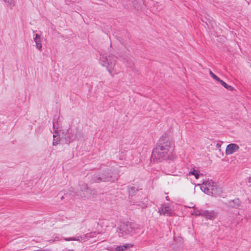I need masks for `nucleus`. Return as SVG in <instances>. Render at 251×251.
<instances>
[{"mask_svg": "<svg viewBox=\"0 0 251 251\" xmlns=\"http://www.w3.org/2000/svg\"><path fill=\"white\" fill-rule=\"evenodd\" d=\"M45 251V250H44V251Z\"/></svg>", "mask_w": 251, "mask_h": 251, "instance_id": "obj_28", "label": "nucleus"}, {"mask_svg": "<svg viewBox=\"0 0 251 251\" xmlns=\"http://www.w3.org/2000/svg\"><path fill=\"white\" fill-rule=\"evenodd\" d=\"M64 134V138L65 139L66 143L68 144L74 141L75 139V135L74 134L73 131L71 129H67Z\"/></svg>", "mask_w": 251, "mask_h": 251, "instance_id": "obj_7", "label": "nucleus"}, {"mask_svg": "<svg viewBox=\"0 0 251 251\" xmlns=\"http://www.w3.org/2000/svg\"><path fill=\"white\" fill-rule=\"evenodd\" d=\"M221 84L224 86L225 88L226 89L229 90H233V88L232 86L229 85L227 84L226 82H225L224 81H223L222 79L219 82Z\"/></svg>", "mask_w": 251, "mask_h": 251, "instance_id": "obj_15", "label": "nucleus"}, {"mask_svg": "<svg viewBox=\"0 0 251 251\" xmlns=\"http://www.w3.org/2000/svg\"><path fill=\"white\" fill-rule=\"evenodd\" d=\"M188 175H189V176L193 175L195 176V177L196 179H198L199 177V174L198 172L195 169H194L193 170H192L191 171H190L188 173Z\"/></svg>", "mask_w": 251, "mask_h": 251, "instance_id": "obj_18", "label": "nucleus"}, {"mask_svg": "<svg viewBox=\"0 0 251 251\" xmlns=\"http://www.w3.org/2000/svg\"><path fill=\"white\" fill-rule=\"evenodd\" d=\"M53 128H54V124L53 125Z\"/></svg>", "mask_w": 251, "mask_h": 251, "instance_id": "obj_27", "label": "nucleus"}, {"mask_svg": "<svg viewBox=\"0 0 251 251\" xmlns=\"http://www.w3.org/2000/svg\"><path fill=\"white\" fill-rule=\"evenodd\" d=\"M160 214L170 216L172 215L173 211L170 206L168 205H162L159 208L158 211Z\"/></svg>", "mask_w": 251, "mask_h": 251, "instance_id": "obj_8", "label": "nucleus"}, {"mask_svg": "<svg viewBox=\"0 0 251 251\" xmlns=\"http://www.w3.org/2000/svg\"><path fill=\"white\" fill-rule=\"evenodd\" d=\"M174 149L173 143L168 137H162L158 146L153 150L152 156L159 160H165L172 154Z\"/></svg>", "mask_w": 251, "mask_h": 251, "instance_id": "obj_1", "label": "nucleus"}, {"mask_svg": "<svg viewBox=\"0 0 251 251\" xmlns=\"http://www.w3.org/2000/svg\"><path fill=\"white\" fill-rule=\"evenodd\" d=\"M129 58V57L128 56H126L125 57H121V56H119V59L120 60H123L124 61H126V60H127V59Z\"/></svg>", "mask_w": 251, "mask_h": 251, "instance_id": "obj_21", "label": "nucleus"}, {"mask_svg": "<svg viewBox=\"0 0 251 251\" xmlns=\"http://www.w3.org/2000/svg\"><path fill=\"white\" fill-rule=\"evenodd\" d=\"M53 140L52 142V145L53 146H56L59 144L60 142V138L58 136L57 133L55 131V133L53 135Z\"/></svg>", "mask_w": 251, "mask_h": 251, "instance_id": "obj_13", "label": "nucleus"}, {"mask_svg": "<svg viewBox=\"0 0 251 251\" xmlns=\"http://www.w3.org/2000/svg\"><path fill=\"white\" fill-rule=\"evenodd\" d=\"M240 147L237 144L231 143L226 146L225 152L226 155H231L238 151Z\"/></svg>", "mask_w": 251, "mask_h": 251, "instance_id": "obj_6", "label": "nucleus"}, {"mask_svg": "<svg viewBox=\"0 0 251 251\" xmlns=\"http://www.w3.org/2000/svg\"><path fill=\"white\" fill-rule=\"evenodd\" d=\"M33 40L36 44V47L37 49H38L39 50H41L42 45L40 35L38 34H35L34 35Z\"/></svg>", "mask_w": 251, "mask_h": 251, "instance_id": "obj_11", "label": "nucleus"}, {"mask_svg": "<svg viewBox=\"0 0 251 251\" xmlns=\"http://www.w3.org/2000/svg\"><path fill=\"white\" fill-rule=\"evenodd\" d=\"M221 143H220V142H218V143H217L216 144V147L219 149V151H221Z\"/></svg>", "mask_w": 251, "mask_h": 251, "instance_id": "obj_24", "label": "nucleus"}, {"mask_svg": "<svg viewBox=\"0 0 251 251\" xmlns=\"http://www.w3.org/2000/svg\"><path fill=\"white\" fill-rule=\"evenodd\" d=\"M201 189L204 193L215 197L220 196L222 193L221 188L218 187L212 180L204 181Z\"/></svg>", "mask_w": 251, "mask_h": 251, "instance_id": "obj_2", "label": "nucleus"}, {"mask_svg": "<svg viewBox=\"0 0 251 251\" xmlns=\"http://www.w3.org/2000/svg\"><path fill=\"white\" fill-rule=\"evenodd\" d=\"M118 174L115 173H111L109 169L105 170L100 175H97L94 176L93 180L95 182H100L101 181H114L118 179Z\"/></svg>", "mask_w": 251, "mask_h": 251, "instance_id": "obj_4", "label": "nucleus"}, {"mask_svg": "<svg viewBox=\"0 0 251 251\" xmlns=\"http://www.w3.org/2000/svg\"><path fill=\"white\" fill-rule=\"evenodd\" d=\"M99 63L102 66L106 68V70L112 76H114L113 73L116 65V60L113 55H101L100 58Z\"/></svg>", "mask_w": 251, "mask_h": 251, "instance_id": "obj_3", "label": "nucleus"}, {"mask_svg": "<svg viewBox=\"0 0 251 251\" xmlns=\"http://www.w3.org/2000/svg\"><path fill=\"white\" fill-rule=\"evenodd\" d=\"M138 228V226L134 223H121L118 227L117 232L118 235L124 236L129 233L135 232L136 229Z\"/></svg>", "mask_w": 251, "mask_h": 251, "instance_id": "obj_5", "label": "nucleus"}, {"mask_svg": "<svg viewBox=\"0 0 251 251\" xmlns=\"http://www.w3.org/2000/svg\"><path fill=\"white\" fill-rule=\"evenodd\" d=\"M217 216L216 212L213 211L204 210L202 211L201 216L205 217L206 219L209 220L214 219Z\"/></svg>", "mask_w": 251, "mask_h": 251, "instance_id": "obj_10", "label": "nucleus"}, {"mask_svg": "<svg viewBox=\"0 0 251 251\" xmlns=\"http://www.w3.org/2000/svg\"><path fill=\"white\" fill-rule=\"evenodd\" d=\"M85 191L86 192H88V191L90 190L88 188V187L86 185L84 186V188H82V191Z\"/></svg>", "mask_w": 251, "mask_h": 251, "instance_id": "obj_23", "label": "nucleus"}, {"mask_svg": "<svg viewBox=\"0 0 251 251\" xmlns=\"http://www.w3.org/2000/svg\"><path fill=\"white\" fill-rule=\"evenodd\" d=\"M60 240V239L59 237L56 236V237H55L54 238V239L53 240H52V239H51V240H50L49 241H50V243H52V242H54V241H59Z\"/></svg>", "mask_w": 251, "mask_h": 251, "instance_id": "obj_22", "label": "nucleus"}, {"mask_svg": "<svg viewBox=\"0 0 251 251\" xmlns=\"http://www.w3.org/2000/svg\"><path fill=\"white\" fill-rule=\"evenodd\" d=\"M192 215L195 216H201L202 214V211H200L197 209L195 207H193V209L191 212Z\"/></svg>", "mask_w": 251, "mask_h": 251, "instance_id": "obj_14", "label": "nucleus"}, {"mask_svg": "<svg viewBox=\"0 0 251 251\" xmlns=\"http://www.w3.org/2000/svg\"><path fill=\"white\" fill-rule=\"evenodd\" d=\"M132 245L131 244H126L123 245L118 246L115 248L116 251H124L132 247Z\"/></svg>", "mask_w": 251, "mask_h": 251, "instance_id": "obj_12", "label": "nucleus"}, {"mask_svg": "<svg viewBox=\"0 0 251 251\" xmlns=\"http://www.w3.org/2000/svg\"><path fill=\"white\" fill-rule=\"evenodd\" d=\"M7 4V6L10 9H12L14 6L15 3L13 0H3Z\"/></svg>", "mask_w": 251, "mask_h": 251, "instance_id": "obj_16", "label": "nucleus"}, {"mask_svg": "<svg viewBox=\"0 0 251 251\" xmlns=\"http://www.w3.org/2000/svg\"><path fill=\"white\" fill-rule=\"evenodd\" d=\"M209 74L213 79H215L219 82L221 80L219 77L216 75L211 70H209Z\"/></svg>", "mask_w": 251, "mask_h": 251, "instance_id": "obj_19", "label": "nucleus"}, {"mask_svg": "<svg viewBox=\"0 0 251 251\" xmlns=\"http://www.w3.org/2000/svg\"><path fill=\"white\" fill-rule=\"evenodd\" d=\"M248 201L251 204V200L248 199Z\"/></svg>", "mask_w": 251, "mask_h": 251, "instance_id": "obj_26", "label": "nucleus"}, {"mask_svg": "<svg viewBox=\"0 0 251 251\" xmlns=\"http://www.w3.org/2000/svg\"><path fill=\"white\" fill-rule=\"evenodd\" d=\"M240 201L238 199L232 201L230 202V205L235 207H237L239 206Z\"/></svg>", "mask_w": 251, "mask_h": 251, "instance_id": "obj_17", "label": "nucleus"}, {"mask_svg": "<svg viewBox=\"0 0 251 251\" xmlns=\"http://www.w3.org/2000/svg\"><path fill=\"white\" fill-rule=\"evenodd\" d=\"M249 182L251 183V177H250L249 179Z\"/></svg>", "mask_w": 251, "mask_h": 251, "instance_id": "obj_25", "label": "nucleus"}, {"mask_svg": "<svg viewBox=\"0 0 251 251\" xmlns=\"http://www.w3.org/2000/svg\"><path fill=\"white\" fill-rule=\"evenodd\" d=\"M135 191V187H131L129 189L128 192L130 195H133L134 192Z\"/></svg>", "mask_w": 251, "mask_h": 251, "instance_id": "obj_20", "label": "nucleus"}, {"mask_svg": "<svg viewBox=\"0 0 251 251\" xmlns=\"http://www.w3.org/2000/svg\"><path fill=\"white\" fill-rule=\"evenodd\" d=\"M89 237L90 236L88 234H85L82 236H78L76 237H72L69 238H64V239L66 241H77L79 242H84L88 238H89Z\"/></svg>", "mask_w": 251, "mask_h": 251, "instance_id": "obj_9", "label": "nucleus"}]
</instances>
